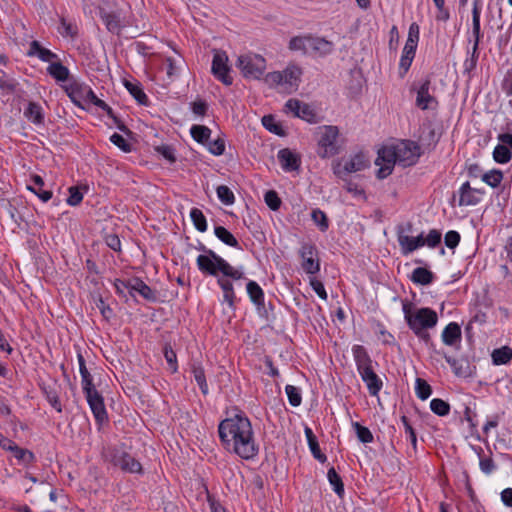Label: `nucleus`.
<instances>
[{"mask_svg": "<svg viewBox=\"0 0 512 512\" xmlns=\"http://www.w3.org/2000/svg\"><path fill=\"white\" fill-rule=\"evenodd\" d=\"M218 434L224 449L243 460H252L259 453L252 424L243 412L222 420Z\"/></svg>", "mask_w": 512, "mask_h": 512, "instance_id": "obj_1", "label": "nucleus"}, {"mask_svg": "<svg viewBox=\"0 0 512 512\" xmlns=\"http://www.w3.org/2000/svg\"><path fill=\"white\" fill-rule=\"evenodd\" d=\"M198 269L205 275L218 276L221 272L224 276L233 280H239L244 277V273L232 267L225 259L210 251L208 255H199L196 259Z\"/></svg>", "mask_w": 512, "mask_h": 512, "instance_id": "obj_2", "label": "nucleus"}, {"mask_svg": "<svg viewBox=\"0 0 512 512\" xmlns=\"http://www.w3.org/2000/svg\"><path fill=\"white\" fill-rule=\"evenodd\" d=\"M102 457L105 462L125 473H142V465L127 451L124 444L104 448Z\"/></svg>", "mask_w": 512, "mask_h": 512, "instance_id": "obj_3", "label": "nucleus"}, {"mask_svg": "<svg viewBox=\"0 0 512 512\" xmlns=\"http://www.w3.org/2000/svg\"><path fill=\"white\" fill-rule=\"evenodd\" d=\"M403 312L407 325L412 331L431 329L437 325V313L431 308H419L413 312L409 303H403Z\"/></svg>", "mask_w": 512, "mask_h": 512, "instance_id": "obj_4", "label": "nucleus"}, {"mask_svg": "<svg viewBox=\"0 0 512 512\" xmlns=\"http://www.w3.org/2000/svg\"><path fill=\"white\" fill-rule=\"evenodd\" d=\"M339 129L337 126L328 125L320 128L317 154L321 158H330L339 153Z\"/></svg>", "mask_w": 512, "mask_h": 512, "instance_id": "obj_5", "label": "nucleus"}, {"mask_svg": "<svg viewBox=\"0 0 512 512\" xmlns=\"http://www.w3.org/2000/svg\"><path fill=\"white\" fill-rule=\"evenodd\" d=\"M237 66L244 77L259 79L266 69V60L258 54L242 55L238 58Z\"/></svg>", "mask_w": 512, "mask_h": 512, "instance_id": "obj_6", "label": "nucleus"}, {"mask_svg": "<svg viewBox=\"0 0 512 512\" xmlns=\"http://www.w3.org/2000/svg\"><path fill=\"white\" fill-rule=\"evenodd\" d=\"M397 152V162L403 167L414 165L421 156L420 146L411 140H403L394 145Z\"/></svg>", "mask_w": 512, "mask_h": 512, "instance_id": "obj_7", "label": "nucleus"}, {"mask_svg": "<svg viewBox=\"0 0 512 512\" xmlns=\"http://www.w3.org/2000/svg\"><path fill=\"white\" fill-rule=\"evenodd\" d=\"M397 162V152H395L394 145L384 146L378 151V156L375 160V164L380 166L377 171V177L384 179L388 177Z\"/></svg>", "mask_w": 512, "mask_h": 512, "instance_id": "obj_8", "label": "nucleus"}, {"mask_svg": "<svg viewBox=\"0 0 512 512\" xmlns=\"http://www.w3.org/2000/svg\"><path fill=\"white\" fill-rule=\"evenodd\" d=\"M299 256L302 260V269L307 274H316L320 271V259L315 244L305 242L299 249Z\"/></svg>", "mask_w": 512, "mask_h": 512, "instance_id": "obj_9", "label": "nucleus"}, {"mask_svg": "<svg viewBox=\"0 0 512 512\" xmlns=\"http://www.w3.org/2000/svg\"><path fill=\"white\" fill-rule=\"evenodd\" d=\"M87 402L91 408V411L95 417V420L98 424H103L108 421V415L104 404V399L102 395L96 390L95 387L91 389H86L83 391Z\"/></svg>", "mask_w": 512, "mask_h": 512, "instance_id": "obj_10", "label": "nucleus"}, {"mask_svg": "<svg viewBox=\"0 0 512 512\" xmlns=\"http://www.w3.org/2000/svg\"><path fill=\"white\" fill-rule=\"evenodd\" d=\"M285 111L309 123L318 122L314 109L309 104L303 103L298 99H289L285 104Z\"/></svg>", "mask_w": 512, "mask_h": 512, "instance_id": "obj_11", "label": "nucleus"}, {"mask_svg": "<svg viewBox=\"0 0 512 512\" xmlns=\"http://www.w3.org/2000/svg\"><path fill=\"white\" fill-rule=\"evenodd\" d=\"M367 167H369L368 159L363 153H358L347 160L343 166L338 164L336 167H334V173L338 177L343 178L350 173L362 171Z\"/></svg>", "mask_w": 512, "mask_h": 512, "instance_id": "obj_12", "label": "nucleus"}, {"mask_svg": "<svg viewBox=\"0 0 512 512\" xmlns=\"http://www.w3.org/2000/svg\"><path fill=\"white\" fill-rule=\"evenodd\" d=\"M431 79L426 77L417 89L416 106L421 110L436 109L438 100L430 94Z\"/></svg>", "mask_w": 512, "mask_h": 512, "instance_id": "obj_13", "label": "nucleus"}, {"mask_svg": "<svg viewBox=\"0 0 512 512\" xmlns=\"http://www.w3.org/2000/svg\"><path fill=\"white\" fill-rule=\"evenodd\" d=\"M227 60L228 58L224 52H216L213 56L211 70L219 81L228 86L232 84L233 78L229 75L230 68L227 65Z\"/></svg>", "mask_w": 512, "mask_h": 512, "instance_id": "obj_14", "label": "nucleus"}, {"mask_svg": "<svg viewBox=\"0 0 512 512\" xmlns=\"http://www.w3.org/2000/svg\"><path fill=\"white\" fill-rule=\"evenodd\" d=\"M484 190L472 188L470 183L466 181L459 189V206H474L480 203Z\"/></svg>", "mask_w": 512, "mask_h": 512, "instance_id": "obj_15", "label": "nucleus"}, {"mask_svg": "<svg viewBox=\"0 0 512 512\" xmlns=\"http://www.w3.org/2000/svg\"><path fill=\"white\" fill-rule=\"evenodd\" d=\"M480 14H481V0L473 1L472 9V33L474 36V44L472 51V59L478 57L479 43L482 37L481 26H480Z\"/></svg>", "mask_w": 512, "mask_h": 512, "instance_id": "obj_16", "label": "nucleus"}, {"mask_svg": "<svg viewBox=\"0 0 512 512\" xmlns=\"http://www.w3.org/2000/svg\"><path fill=\"white\" fill-rule=\"evenodd\" d=\"M442 341L447 346H459L462 339L461 327L456 322H450L442 331Z\"/></svg>", "mask_w": 512, "mask_h": 512, "instance_id": "obj_17", "label": "nucleus"}, {"mask_svg": "<svg viewBox=\"0 0 512 512\" xmlns=\"http://www.w3.org/2000/svg\"><path fill=\"white\" fill-rule=\"evenodd\" d=\"M352 353L359 373L373 368V361L364 346L354 345L352 348Z\"/></svg>", "mask_w": 512, "mask_h": 512, "instance_id": "obj_18", "label": "nucleus"}, {"mask_svg": "<svg viewBox=\"0 0 512 512\" xmlns=\"http://www.w3.org/2000/svg\"><path fill=\"white\" fill-rule=\"evenodd\" d=\"M278 160L281 164V167L284 171H296L300 168V157L290 151L288 148L281 149L278 152Z\"/></svg>", "mask_w": 512, "mask_h": 512, "instance_id": "obj_19", "label": "nucleus"}, {"mask_svg": "<svg viewBox=\"0 0 512 512\" xmlns=\"http://www.w3.org/2000/svg\"><path fill=\"white\" fill-rule=\"evenodd\" d=\"M309 52H313L318 56H326L332 53L334 44L323 37L310 36Z\"/></svg>", "mask_w": 512, "mask_h": 512, "instance_id": "obj_20", "label": "nucleus"}, {"mask_svg": "<svg viewBox=\"0 0 512 512\" xmlns=\"http://www.w3.org/2000/svg\"><path fill=\"white\" fill-rule=\"evenodd\" d=\"M27 56H37L41 61L50 63L59 60L57 54H55L47 48L42 47L39 41L37 40H33L30 43L29 50L27 51Z\"/></svg>", "mask_w": 512, "mask_h": 512, "instance_id": "obj_21", "label": "nucleus"}, {"mask_svg": "<svg viewBox=\"0 0 512 512\" xmlns=\"http://www.w3.org/2000/svg\"><path fill=\"white\" fill-rule=\"evenodd\" d=\"M363 382L366 383L367 389L372 396H377L382 389L383 382L379 376L375 373L374 369L363 371L359 373Z\"/></svg>", "mask_w": 512, "mask_h": 512, "instance_id": "obj_22", "label": "nucleus"}, {"mask_svg": "<svg viewBox=\"0 0 512 512\" xmlns=\"http://www.w3.org/2000/svg\"><path fill=\"white\" fill-rule=\"evenodd\" d=\"M86 85L78 82H72L65 87V91L71 101L78 107L84 109Z\"/></svg>", "mask_w": 512, "mask_h": 512, "instance_id": "obj_23", "label": "nucleus"}, {"mask_svg": "<svg viewBox=\"0 0 512 512\" xmlns=\"http://www.w3.org/2000/svg\"><path fill=\"white\" fill-rule=\"evenodd\" d=\"M101 18L107 28V30L113 34L119 35L122 28L126 26V23H124L119 16V14L115 12L110 13H102Z\"/></svg>", "mask_w": 512, "mask_h": 512, "instance_id": "obj_24", "label": "nucleus"}, {"mask_svg": "<svg viewBox=\"0 0 512 512\" xmlns=\"http://www.w3.org/2000/svg\"><path fill=\"white\" fill-rule=\"evenodd\" d=\"M130 292H138L144 299L148 301H155V292L140 278L136 277L129 281Z\"/></svg>", "mask_w": 512, "mask_h": 512, "instance_id": "obj_25", "label": "nucleus"}, {"mask_svg": "<svg viewBox=\"0 0 512 512\" xmlns=\"http://www.w3.org/2000/svg\"><path fill=\"white\" fill-rule=\"evenodd\" d=\"M41 390H42L43 394L45 395L47 401L50 403V405L57 412H59V413L62 412V405L59 400V394H58L56 383H52V384L43 383L41 385Z\"/></svg>", "mask_w": 512, "mask_h": 512, "instance_id": "obj_26", "label": "nucleus"}, {"mask_svg": "<svg viewBox=\"0 0 512 512\" xmlns=\"http://www.w3.org/2000/svg\"><path fill=\"white\" fill-rule=\"evenodd\" d=\"M47 73L57 82H65L69 79L70 71L59 60L52 62L47 67Z\"/></svg>", "mask_w": 512, "mask_h": 512, "instance_id": "obj_27", "label": "nucleus"}, {"mask_svg": "<svg viewBox=\"0 0 512 512\" xmlns=\"http://www.w3.org/2000/svg\"><path fill=\"white\" fill-rule=\"evenodd\" d=\"M304 432H305V436H306L309 448L311 450V453L317 460L324 463L327 460V457L324 453L321 452L318 440H317L315 434L313 433L312 429L306 426Z\"/></svg>", "mask_w": 512, "mask_h": 512, "instance_id": "obj_28", "label": "nucleus"}, {"mask_svg": "<svg viewBox=\"0 0 512 512\" xmlns=\"http://www.w3.org/2000/svg\"><path fill=\"white\" fill-rule=\"evenodd\" d=\"M246 289L253 304H255L258 309L264 307V292L259 284L255 281H249L247 283Z\"/></svg>", "mask_w": 512, "mask_h": 512, "instance_id": "obj_29", "label": "nucleus"}, {"mask_svg": "<svg viewBox=\"0 0 512 512\" xmlns=\"http://www.w3.org/2000/svg\"><path fill=\"white\" fill-rule=\"evenodd\" d=\"M24 116L36 125H41L44 122L42 107L36 102H29L27 108L24 110Z\"/></svg>", "mask_w": 512, "mask_h": 512, "instance_id": "obj_30", "label": "nucleus"}, {"mask_svg": "<svg viewBox=\"0 0 512 512\" xmlns=\"http://www.w3.org/2000/svg\"><path fill=\"white\" fill-rule=\"evenodd\" d=\"M31 181L38 189H35L33 186L28 185L27 189L36 194L43 202H48L52 198V192L49 190H43L44 180L41 176L34 174L31 176Z\"/></svg>", "mask_w": 512, "mask_h": 512, "instance_id": "obj_31", "label": "nucleus"}, {"mask_svg": "<svg viewBox=\"0 0 512 512\" xmlns=\"http://www.w3.org/2000/svg\"><path fill=\"white\" fill-rule=\"evenodd\" d=\"M411 281L419 285H429L434 280V274L424 267H418L413 270L411 275Z\"/></svg>", "mask_w": 512, "mask_h": 512, "instance_id": "obj_32", "label": "nucleus"}, {"mask_svg": "<svg viewBox=\"0 0 512 512\" xmlns=\"http://www.w3.org/2000/svg\"><path fill=\"white\" fill-rule=\"evenodd\" d=\"M217 283L223 290L224 301L227 302L229 307L234 310L236 295L232 282L224 278H219Z\"/></svg>", "mask_w": 512, "mask_h": 512, "instance_id": "obj_33", "label": "nucleus"}, {"mask_svg": "<svg viewBox=\"0 0 512 512\" xmlns=\"http://www.w3.org/2000/svg\"><path fill=\"white\" fill-rule=\"evenodd\" d=\"M77 359H78V363H79V372L81 375V384H82L83 391H85L87 388L91 389V388L95 387L93 384L92 375L90 374V372L88 371V369L86 367V363H85V359H84L83 355L81 353H78Z\"/></svg>", "mask_w": 512, "mask_h": 512, "instance_id": "obj_34", "label": "nucleus"}, {"mask_svg": "<svg viewBox=\"0 0 512 512\" xmlns=\"http://www.w3.org/2000/svg\"><path fill=\"white\" fill-rule=\"evenodd\" d=\"M492 362L494 365H504L512 360V348L509 346H503L493 350Z\"/></svg>", "mask_w": 512, "mask_h": 512, "instance_id": "obj_35", "label": "nucleus"}, {"mask_svg": "<svg viewBox=\"0 0 512 512\" xmlns=\"http://www.w3.org/2000/svg\"><path fill=\"white\" fill-rule=\"evenodd\" d=\"M397 240L403 255H408L418 249V245L414 237L405 235L402 231H398Z\"/></svg>", "mask_w": 512, "mask_h": 512, "instance_id": "obj_36", "label": "nucleus"}, {"mask_svg": "<svg viewBox=\"0 0 512 512\" xmlns=\"http://www.w3.org/2000/svg\"><path fill=\"white\" fill-rule=\"evenodd\" d=\"M125 87L129 91V93L134 97V99L141 105H148L149 100L145 92L143 91L140 83H132L130 81L124 82Z\"/></svg>", "mask_w": 512, "mask_h": 512, "instance_id": "obj_37", "label": "nucleus"}, {"mask_svg": "<svg viewBox=\"0 0 512 512\" xmlns=\"http://www.w3.org/2000/svg\"><path fill=\"white\" fill-rule=\"evenodd\" d=\"M310 36L311 34L292 37L289 41V49L291 51H301L303 54L309 53Z\"/></svg>", "mask_w": 512, "mask_h": 512, "instance_id": "obj_38", "label": "nucleus"}, {"mask_svg": "<svg viewBox=\"0 0 512 512\" xmlns=\"http://www.w3.org/2000/svg\"><path fill=\"white\" fill-rule=\"evenodd\" d=\"M215 236L222 241L224 244L239 248V242L236 237L223 226H216L214 228Z\"/></svg>", "mask_w": 512, "mask_h": 512, "instance_id": "obj_39", "label": "nucleus"}, {"mask_svg": "<svg viewBox=\"0 0 512 512\" xmlns=\"http://www.w3.org/2000/svg\"><path fill=\"white\" fill-rule=\"evenodd\" d=\"M190 133L196 142L207 144L211 136V129L204 125H193Z\"/></svg>", "mask_w": 512, "mask_h": 512, "instance_id": "obj_40", "label": "nucleus"}, {"mask_svg": "<svg viewBox=\"0 0 512 512\" xmlns=\"http://www.w3.org/2000/svg\"><path fill=\"white\" fill-rule=\"evenodd\" d=\"M14 457L21 463L29 465L35 461V455L32 451L19 447L16 443L9 450Z\"/></svg>", "mask_w": 512, "mask_h": 512, "instance_id": "obj_41", "label": "nucleus"}, {"mask_svg": "<svg viewBox=\"0 0 512 512\" xmlns=\"http://www.w3.org/2000/svg\"><path fill=\"white\" fill-rule=\"evenodd\" d=\"M88 189L89 188L87 185L69 187V196L67 198V204L70 206L79 205L83 200L84 192H87Z\"/></svg>", "mask_w": 512, "mask_h": 512, "instance_id": "obj_42", "label": "nucleus"}, {"mask_svg": "<svg viewBox=\"0 0 512 512\" xmlns=\"http://www.w3.org/2000/svg\"><path fill=\"white\" fill-rule=\"evenodd\" d=\"M192 373H193L194 379L197 382L201 392L204 395H207L209 389H208V384L206 381L205 372H204L203 367L200 364L193 363L192 364Z\"/></svg>", "mask_w": 512, "mask_h": 512, "instance_id": "obj_43", "label": "nucleus"}, {"mask_svg": "<svg viewBox=\"0 0 512 512\" xmlns=\"http://www.w3.org/2000/svg\"><path fill=\"white\" fill-rule=\"evenodd\" d=\"M329 483L333 486L335 493L342 497L344 494V484L340 475L336 472L334 467H331L327 472Z\"/></svg>", "mask_w": 512, "mask_h": 512, "instance_id": "obj_44", "label": "nucleus"}, {"mask_svg": "<svg viewBox=\"0 0 512 512\" xmlns=\"http://www.w3.org/2000/svg\"><path fill=\"white\" fill-rule=\"evenodd\" d=\"M190 218L198 231L205 232L207 230V220L200 209L192 208L190 211Z\"/></svg>", "mask_w": 512, "mask_h": 512, "instance_id": "obj_45", "label": "nucleus"}, {"mask_svg": "<svg viewBox=\"0 0 512 512\" xmlns=\"http://www.w3.org/2000/svg\"><path fill=\"white\" fill-rule=\"evenodd\" d=\"M503 180V173L501 170L493 169L482 175V181L492 188H496Z\"/></svg>", "mask_w": 512, "mask_h": 512, "instance_id": "obj_46", "label": "nucleus"}, {"mask_svg": "<svg viewBox=\"0 0 512 512\" xmlns=\"http://www.w3.org/2000/svg\"><path fill=\"white\" fill-rule=\"evenodd\" d=\"M512 153L510 149L502 144H498L493 151V158L497 163L505 164L511 160Z\"/></svg>", "mask_w": 512, "mask_h": 512, "instance_id": "obj_47", "label": "nucleus"}, {"mask_svg": "<svg viewBox=\"0 0 512 512\" xmlns=\"http://www.w3.org/2000/svg\"><path fill=\"white\" fill-rule=\"evenodd\" d=\"M313 222L318 226L319 230L325 232L329 228V220L325 212L319 208L313 209L311 212Z\"/></svg>", "mask_w": 512, "mask_h": 512, "instance_id": "obj_48", "label": "nucleus"}, {"mask_svg": "<svg viewBox=\"0 0 512 512\" xmlns=\"http://www.w3.org/2000/svg\"><path fill=\"white\" fill-rule=\"evenodd\" d=\"M58 31L63 37L75 38L78 35L77 25L67 21L64 17L60 19V26Z\"/></svg>", "mask_w": 512, "mask_h": 512, "instance_id": "obj_49", "label": "nucleus"}, {"mask_svg": "<svg viewBox=\"0 0 512 512\" xmlns=\"http://www.w3.org/2000/svg\"><path fill=\"white\" fill-rule=\"evenodd\" d=\"M430 409L438 416H446L450 412V405L440 398H434L430 402Z\"/></svg>", "mask_w": 512, "mask_h": 512, "instance_id": "obj_50", "label": "nucleus"}, {"mask_svg": "<svg viewBox=\"0 0 512 512\" xmlns=\"http://www.w3.org/2000/svg\"><path fill=\"white\" fill-rule=\"evenodd\" d=\"M218 199L224 205H232L235 202L233 191L226 185H220L216 189Z\"/></svg>", "mask_w": 512, "mask_h": 512, "instance_id": "obj_51", "label": "nucleus"}, {"mask_svg": "<svg viewBox=\"0 0 512 512\" xmlns=\"http://www.w3.org/2000/svg\"><path fill=\"white\" fill-rule=\"evenodd\" d=\"M415 384L417 397L420 398L421 400L428 399L432 393V388L428 384V382L422 378H417Z\"/></svg>", "mask_w": 512, "mask_h": 512, "instance_id": "obj_52", "label": "nucleus"}, {"mask_svg": "<svg viewBox=\"0 0 512 512\" xmlns=\"http://www.w3.org/2000/svg\"><path fill=\"white\" fill-rule=\"evenodd\" d=\"M352 426L360 442L367 444L373 441V434L367 427L362 426L358 422H353Z\"/></svg>", "mask_w": 512, "mask_h": 512, "instance_id": "obj_53", "label": "nucleus"}, {"mask_svg": "<svg viewBox=\"0 0 512 512\" xmlns=\"http://www.w3.org/2000/svg\"><path fill=\"white\" fill-rule=\"evenodd\" d=\"M262 124L268 131L279 136L284 135V130L282 126L275 121V118L272 115L263 116Z\"/></svg>", "mask_w": 512, "mask_h": 512, "instance_id": "obj_54", "label": "nucleus"}, {"mask_svg": "<svg viewBox=\"0 0 512 512\" xmlns=\"http://www.w3.org/2000/svg\"><path fill=\"white\" fill-rule=\"evenodd\" d=\"M264 201L272 211H278L282 204V200L275 190L267 191L264 195Z\"/></svg>", "mask_w": 512, "mask_h": 512, "instance_id": "obj_55", "label": "nucleus"}, {"mask_svg": "<svg viewBox=\"0 0 512 512\" xmlns=\"http://www.w3.org/2000/svg\"><path fill=\"white\" fill-rule=\"evenodd\" d=\"M282 73L283 83L289 85H296V82L299 80L301 75V70L298 67H291L285 69Z\"/></svg>", "mask_w": 512, "mask_h": 512, "instance_id": "obj_56", "label": "nucleus"}, {"mask_svg": "<svg viewBox=\"0 0 512 512\" xmlns=\"http://www.w3.org/2000/svg\"><path fill=\"white\" fill-rule=\"evenodd\" d=\"M285 392L288 396V400L290 405L293 407H298L302 402V396L299 388L293 385H286Z\"/></svg>", "mask_w": 512, "mask_h": 512, "instance_id": "obj_57", "label": "nucleus"}, {"mask_svg": "<svg viewBox=\"0 0 512 512\" xmlns=\"http://www.w3.org/2000/svg\"><path fill=\"white\" fill-rule=\"evenodd\" d=\"M164 357L169 364L171 371L173 373L177 372L178 366H177V356L175 351L172 349L170 345L164 346Z\"/></svg>", "mask_w": 512, "mask_h": 512, "instance_id": "obj_58", "label": "nucleus"}, {"mask_svg": "<svg viewBox=\"0 0 512 512\" xmlns=\"http://www.w3.org/2000/svg\"><path fill=\"white\" fill-rule=\"evenodd\" d=\"M208 150L215 156H220L225 151V141L222 138H217L213 141H208Z\"/></svg>", "mask_w": 512, "mask_h": 512, "instance_id": "obj_59", "label": "nucleus"}, {"mask_svg": "<svg viewBox=\"0 0 512 512\" xmlns=\"http://www.w3.org/2000/svg\"><path fill=\"white\" fill-rule=\"evenodd\" d=\"M401 422L403 423L405 432L408 435L409 440L415 449L416 445H417V436H416V432H415L414 428L410 424L408 417L405 415L401 416Z\"/></svg>", "mask_w": 512, "mask_h": 512, "instance_id": "obj_60", "label": "nucleus"}, {"mask_svg": "<svg viewBox=\"0 0 512 512\" xmlns=\"http://www.w3.org/2000/svg\"><path fill=\"white\" fill-rule=\"evenodd\" d=\"M435 6L437 7L436 20L438 21H447L450 17L448 9L445 7V0H433Z\"/></svg>", "mask_w": 512, "mask_h": 512, "instance_id": "obj_61", "label": "nucleus"}, {"mask_svg": "<svg viewBox=\"0 0 512 512\" xmlns=\"http://www.w3.org/2000/svg\"><path fill=\"white\" fill-rule=\"evenodd\" d=\"M460 238H461L460 234L457 231H454V230L448 231L445 234V238H444L445 245L450 249H454L458 246V244L460 242Z\"/></svg>", "mask_w": 512, "mask_h": 512, "instance_id": "obj_62", "label": "nucleus"}, {"mask_svg": "<svg viewBox=\"0 0 512 512\" xmlns=\"http://www.w3.org/2000/svg\"><path fill=\"white\" fill-rule=\"evenodd\" d=\"M110 141L124 152L131 151V145L118 133L112 134Z\"/></svg>", "mask_w": 512, "mask_h": 512, "instance_id": "obj_63", "label": "nucleus"}, {"mask_svg": "<svg viewBox=\"0 0 512 512\" xmlns=\"http://www.w3.org/2000/svg\"><path fill=\"white\" fill-rule=\"evenodd\" d=\"M156 151L170 163H174L176 161L174 149L171 146L161 145L156 148Z\"/></svg>", "mask_w": 512, "mask_h": 512, "instance_id": "obj_64", "label": "nucleus"}]
</instances>
